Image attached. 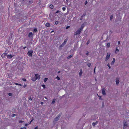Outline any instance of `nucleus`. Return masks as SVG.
Here are the masks:
<instances>
[{
  "label": "nucleus",
  "instance_id": "f257e3e1",
  "mask_svg": "<svg viewBox=\"0 0 129 129\" xmlns=\"http://www.w3.org/2000/svg\"><path fill=\"white\" fill-rule=\"evenodd\" d=\"M61 116V114L60 113L58 115L54 118L53 122H54L55 121L56 122L60 118Z\"/></svg>",
  "mask_w": 129,
  "mask_h": 129
},
{
  "label": "nucleus",
  "instance_id": "f03ea898",
  "mask_svg": "<svg viewBox=\"0 0 129 129\" xmlns=\"http://www.w3.org/2000/svg\"><path fill=\"white\" fill-rule=\"evenodd\" d=\"M82 30L80 28L78 29L77 30L76 32L74 33V35H79Z\"/></svg>",
  "mask_w": 129,
  "mask_h": 129
},
{
  "label": "nucleus",
  "instance_id": "7ed1b4c3",
  "mask_svg": "<svg viewBox=\"0 0 129 129\" xmlns=\"http://www.w3.org/2000/svg\"><path fill=\"white\" fill-rule=\"evenodd\" d=\"M33 52V51L32 50H30L28 52L27 54L29 56L32 57V53Z\"/></svg>",
  "mask_w": 129,
  "mask_h": 129
},
{
  "label": "nucleus",
  "instance_id": "20e7f679",
  "mask_svg": "<svg viewBox=\"0 0 129 129\" xmlns=\"http://www.w3.org/2000/svg\"><path fill=\"white\" fill-rule=\"evenodd\" d=\"M111 55L110 53H107V55L105 58V61H107Z\"/></svg>",
  "mask_w": 129,
  "mask_h": 129
},
{
  "label": "nucleus",
  "instance_id": "39448f33",
  "mask_svg": "<svg viewBox=\"0 0 129 129\" xmlns=\"http://www.w3.org/2000/svg\"><path fill=\"white\" fill-rule=\"evenodd\" d=\"M126 121H124L123 122V129L126 128L128 126V124H127Z\"/></svg>",
  "mask_w": 129,
  "mask_h": 129
},
{
  "label": "nucleus",
  "instance_id": "423d86ee",
  "mask_svg": "<svg viewBox=\"0 0 129 129\" xmlns=\"http://www.w3.org/2000/svg\"><path fill=\"white\" fill-rule=\"evenodd\" d=\"M86 22H84L81 25L80 28L82 30L83 28L84 27L85 25L86 24Z\"/></svg>",
  "mask_w": 129,
  "mask_h": 129
},
{
  "label": "nucleus",
  "instance_id": "0eeeda50",
  "mask_svg": "<svg viewBox=\"0 0 129 129\" xmlns=\"http://www.w3.org/2000/svg\"><path fill=\"white\" fill-rule=\"evenodd\" d=\"M119 82V78H117L116 79V84L117 85L118 84Z\"/></svg>",
  "mask_w": 129,
  "mask_h": 129
},
{
  "label": "nucleus",
  "instance_id": "6e6552de",
  "mask_svg": "<svg viewBox=\"0 0 129 129\" xmlns=\"http://www.w3.org/2000/svg\"><path fill=\"white\" fill-rule=\"evenodd\" d=\"M35 77L37 79H39L40 78V77L39 75L38 74H35Z\"/></svg>",
  "mask_w": 129,
  "mask_h": 129
},
{
  "label": "nucleus",
  "instance_id": "1a4fd4ad",
  "mask_svg": "<svg viewBox=\"0 0 129 129\" xmlns=\"http://www.w3.org/2000/svg\"><path fill=\"white\" fill-rule=\"evenodd\" d=\"M65 44L63 43L60 45L59 46V49L60 50L62 49V48L64 46Z\"/></svg>",
  "mask_w": 129,
  "mask_h": 129
},
{
  "label": "nucleus",
  "instance_id": "9d476101",
  "mask_svg": "<svg viewBox=\"0 0 129 129\" xmlns=\"http://www.w3.org/2000/svg\"><path fill=\"white\" fill-rule=\"evenodd\" d=\"M13 55L11 54L8 55H7V58L9 59H10L13 57Z\"/></svg>",
  "mask_w": 129,
  "mask_h": 129
},
{
  "label": "nucleus",
  "instance_id": "9b49d317",
  "mask_svg": "<svg viewBox=\"0 0 129 129\" xmlns=\"http://www.w3.org/2000/svg\"><path fill=\"white\" fill-rule=\"evenodd\" d=\"M102 91L103 94L104 95H105L106 94L105 90H104V89H102Z\"/></svg>",
  "mask_w": 129,
  "mask_h": 129
},
{
  "label": "nucleus",
  "instance_id": "f8f14e48",
  "mask_svg": "<svg viewBox=\"0 0 129 129\" xmlns=\"http://www.w3.org/2000/svg\"><path fill=\"white\" fill-rule=\"evenodd\" d=\"M86 13H85L83 14L80 18V20H82L83 19V18L86 15Z\"/></svg>",
  "mask_w": 129,
  "mask_h": 129
},
{
  "label": "nucleus",
  "instance_id": "ddd939ff",
  "mask_svg": "<svg viewBox=\"0 0 129 129\" xmlns=\"http://www.w3.org/2000/svg\"><path fill=\"white\" fill-rule=\"evenodd\" d=\"M33 3V1L32 0H30L28 1L27 3L29 5Z\"/></svg>",
  "mask_w": 129,
  "mask_h": 129
},
{
  "label": "nucleus",
  "instance_id": "4468645a",
  "mask_svg": "<svg viewBox=\"0 0 129 129\" xmlns=\"http://www.w3.org/2000/svg\"><path fill=\"white\" fill-rule=\"evenodd\" d=\"M37 79L36 78L35 76L32 78L31 80L34 81H35Z\"/></svg>",
  "mask_w": 129,
  "mask_h": 129
},
{
  "label": "nucleus",
  "instance_id": "2eb2a0df",
  "mask_svg": "<svg viewBox=\"0 0 129 129\" xmlns=\"http://www.w3.org/2000/svg\"><path fill=\"white\" fill-rule=\"evenodd\" d=\"M98 123V122L96 121L95 122H93L92 123V124L93 126H95V125L97 124Z\"/></svg>",
  "mask_w": 129,
  "mask_h": 129
},
{
  "label": "nucleus",
  "instance_id": "dca6fc26",
  "mask_svg": "<svg viewBox=\"0 0 129 129\" xmlns=\"http://www.w3.org/2000/svg\"><path fill=\"white\" fill-rule=\"evenodd\" d=\"M28 36L29 37H33V33L32 32H30L29 33Z\"/></svg>",
  "mask_w": 129,
  "mask_h": 129
},
{
  "label": "nucleus",
  "instance_id": "f3484780",
  "mask_svg": "<svg viewBox=\"0 0 129 129\" xmlns=\"http://www.w3.org/2000/svg\"><path fill=\"white\" fill-rule=\"evenodd\" d=\"M68 40V39L67 38L66 39L64 40V42L63 43L64 44H66V42Z\"/></svg>",
  "mask_w": 129,
  "mask_h": 129
},
{
  "label": "nucleus",
  "instance_id": "a211bd4d",
  "mask_svg": "<svg viewBox=\"0 0 129 129\" xmlns=\"http://www.w3.org/2000/svg\"><path fill=\"white\" fill-rule=\"evenodd\" d=\"M80 72L79 73V76H80L82 73V69H80Z\"/></svg>",
  "mask_w": 129,
  "mask_h": 129
},
{
  "label": "nucleus",
  "instance_id": "6ab92c4d",
  "mask_svg": "<svg viewBox=\"0 0 129 129\" xmlns=\"http://www.w3.org/2000/svg\"><path fill=\"white\" fill-rule=\"evenodd\" d=\"M46 26L49 27L50 26V24L49 23H47L46 24Z\"/></svg>",
  "mask_w": 129,
  "mask_h": 129
},
{
  "label": "nucleus",
  "instance_id": "aec40b11",
  "mask_svg": "<svg viewBox=\"0 0 129 129\" xmlns=\"http://www.w3.org/2000/svg\"><path fill=\"white\" fill-rule=\"evenodd\" d=\"M110 45V43H107V48H109V47Z\"/></svg>",
  "mask_w": 129,
  "mask_h": 129
},
{
  "label": "nucleus",
  "instance_id": "412c9836",
  "mask_svg": "<svg viewBox=\"0 0 129 129\" xmlns=\"http://www.w3.org/2000/svg\"><path fill=\"white\" fill-rule=\"evenodd\" d=\"M113 14L111 15L110 16V20L111 21L112 20V19H113Z\"/></svg>",
  "mask_w": 129,
  "mask_h": 129
},
{
  "label": "nucleus",
  "instance_id": "4be33fe9",
  "mask_svg": "<svg viewBox=\"0 0 129 129\" xmlns=\"http://www.w3.org/2000/svg\"><path fill=\"white\" fill-rule=\"evenodd\" d=\"M50 8L51 9H53V8L54 6L52 5H51L50 6Z\"/></svg>",
  "mask_w": 129,
  "mask_h": 129
},
{
  "label": "nucleus",
  "instance_id": "5701e85b",
  "mask_svg": "<svg viewBox=\"0 0 129 129\" xmlns=\"http://www.w3.org/2000/svg\"><path fill=\"white\" fill-rule=\"evenodd\" d=\"M119 51V50L117 48H116V51H115V53H117Z\"/></svg>",
  "mask_w": 129,
  "mask_h": 129
},
{
  "label": "nucleus",
  "instance_id": "b1692460",
  "mask_svg": "<svg viewBox=\"0 0 129 129\" xmlns=\"http://www.w3.org/2000/svg\"><path fill=\"white\" fill-rule=\"evenodd\" d=\"M56 101V99H54L52 101V104H54L55 102V101Z\"/></svg>",
  "mask_w": 129,
  "mask_h": 129
},
{
  "label": "nucleus",
  "instance_id": "393cba45",
  "mask_svg": "<svg viewBox=\"0 0 129 129\" xmlns=\"http://www.w3.org/2000/svg\"><path fill=\"white\" fill-rule=\"evenodd\" d=\"M5 56V54H4L3 53L1 55V57L3 58H4Z\"/></svg>",
  "mask_w": 129,
  "mask_h": 129
},
{
  "label": "nucleus",
  "instance_id": "a878e982",
  "mask_svg": "<svg viewBox=\"0 0 129 129\" xmlns=\"http://www.w3.org/2000/svg\"><path fill=\"white\" fill-rule=\"evenodd\" d=\"M72 57V56L71 55H70L67 57V58L68 59H69L71 58Z\"/></svg>",
  "mask_w": 129,
  "mask_h": 129
},
{
  "label": "nucleus",
  "instance_id": "bb28decb",
  "mask_svg": "<svg viewBox=\"0 0 129 129\" xmlns=\"http://www.w3.org/2000/svg\"><path fill=\"white\" fill-rule=\"evenodd\" d=\"M107 66L109 68V69H110L111 68V67L110 65V64L109 63H108L107 64Z\"/></svg>",
  "mask_w": 129,
  "mask_h": 129
},
{
  "label": "nucleus",
  "instance_id": "cd10ccee",
  "mask_svg": "<svg viewBox=\"0 0 129 129\" xmlns=\"http://www.w3.org/2000/svg\"><path fill=\"white\" fill-rule=\"evenodd\" d=\"M48 78H45L44 79V82H46V81L47 80H48Z\"/></svg>",
  "mask_w": 129,
  "mask_h": 129
},
{
  "label": "nucleus",
  "instance_id": "c85d7f7f",
  "mask_svg": "<svg viewBox=\"0 0 129 129\" xmlns=\"http://www.w3.org/2000/svg\"><path fill=\"white\" fill-rule=\"evenodd\" d=\"M114 62H115V61H112L111 63V65H113L114 63Z\"/></svg>",
  "mask_w": 129,
  "mask_h": 129
},
{
  "label": "nucleus",
  "instance_id": "c756f323",
  "mask_svg": "<svg viewBox=\"0 0 129 129\" xmlns=\"http://www.w3.org/2000/svg\"><path fill=\"white\" fill-rule=\"evenodd\" d=\"M91 65V63H89L87 64V66L89 67H90Z\"/></svg>",
  "mask_w": 129,
  "mask_h": 129
},
{
  "label": "nucleus",
  "instance_id": "7c9ffc66",
  "mask_svg": "<svg viewBox=\"0 0 129 129\" xmlns=\"http://www.w3.org/2000/svg\"><path fill=\"white\" fill-rule=\"evenodd\" d=\"M34 120V118L33 117H32V118L31 120V121H30V122H29V124H30L31 123V122L32 121H33Z\"/></svg>",
  "mask_w": 129,
  "mask_h": 129
},
{
  "label": "nucleus",
  "instance_id": "2f4dec72",
  "mask_svg": "<svg viewBox=\"0 0 129 129\" xmlns=\"http://www.w3.org/2000/svg\"><path fill=\"white\" fill-rule=\"evenodd\" d=\"M16 116V114H13L12 115V117H13L15 116Z\"/></svg>",
  "mask_w": 129,
  "mask_h": 129
},
{
  "label": "nucleus",
  "instance_id": "473e14b6",
  "mask_svg": "<svg viewBox=\"0 0 129 129\" xmlns=\"http://www.w3.org/2000/svg\"><path fill=\"white\" fill-rule=\"evenodd\" d=\"M8 95L10 96H11L12 95V93H9L8 94Z\"/></svg>",
  "mask_w": 129,
  "mask_h": 129
},
{
  "label": "nucleus",
  "instance_id": "72a5a7b5",
  "mask_svg": "<svg viewBox=\"0 0 129 129\" xmlns=\"http://www.w3.org/2000/svg\"><path fill=\"white\" fill-rule=\"evenodd\" d=\"M90 43V41L89 40H88L87 42V43H86V44L88 45V44H89Z\"/></svg>",
  "mask_w": 129,
  "mask_h": 129
},
{
  "label": "nucleus",
  "instance_id": "f704fd0d",
  "mask_svg": "<svg viewBox=\"0 0 129 129\" xmlns=\"http://www.w3.org/2000/svg\"><path fill=\"white\" fill-rule=\"evenodd\" d=\"M42 86L45 88H46V86L45 85H42Z\"/></svg>",
  "mask_w": 129,
  "mask_h": 129
},
{
  "label": "nucleus",
  "instance_id": "c9c22d12",
  "mask_svg": "<svg viewBox=\"0 0 129 129\" xmlns=\"http://www.w3.org/2000/svg\"><path fill=\"white\" fill-rule=\"evenodd\" d=\"M56 78L58 80H60V78L57 76V77H56Z\"/></svg>",
  "mask_w": 129,
  "mask_h": 129
},
{
  "label": "nucleus",
  "instance_id": "e433bc0d",
  "mask_svg": "<svg viewBox=\"0 0 129 129\" xmlns=\"http://www.w3.org/2000/svg\"><path fill=\"white\" fill-rule=\"evenodd\" d=\"M62 10L63 11H64L66 10V7H63L62 8Z\"/></svg>",
  "mask_w": 129,
  "mask_h": 129
},
{
  "label": "nucleus",
  "instance_id": "4c0bfd02",
  "mask_svg": "<svg viewBox=\"0 0 129 129\" xmlns=\"http://www.w3.org/2000/svg\"><path fill=\"white\" fill-rule=\"evenodd\" d=\"M37 30V29L36 28H35L34 29V31L35 32H36Z\"/></svg>",
  "mask_w": 129,
  "mask_h": 129
},
{
  "label": "nucleus",
  "instance_id": "58836bf2",
  "mask_svg": "<svg viewBox=\"0 0 129 129\" xmlns=\"http://www.w3.org/2000/svg\"><path fill=\"white\" fill-rule=\"evenodd\" d=\"M58 23V21H56L55 22V24L56 25H57Z\"/></svg>",
  "mask_w": 129,
  "mask_h": 129
},
{
  "label": "nucleus",
  "instance_id": "ea45409f",
  "mask_svg": "<svg viewBox=\"0 0 129 129\" xmlns=\"http://www.w3.org/2000/svg\"><path fill=\"white\" fill-rule=\"evenodd\" d=\"M22 80L24 81H26V79L25 78L22 79Z\"/></svg>",
  "mask_w": 129,
  "mask_h": 129
},
{
  "label": "nucleus",
  "instance_id": "a19ab883",
  "mask_svg": "<svg viewBox=\"0 0 129 129\" xmlns=\"http://www.w3.org/2000/svg\"><path fill=\"white\" fill-rule=\"evenodd\" d=\"M70 27V26H68L67 27H66V28L67 29H68Z\"/></svg>",
  "mask_w": 129,
  "mask_h": 129
},
{
  "label": "nucleus",
  "instance_id": "79ce46f5",
  "mask_svg": "<svg viewBox=\"0 0 129 129\" xmlns=\"http://www.w3.org/2000/svg\"><path fill=\"white\" fill-rule=\"evenodd\" d=\"M26 85L25 84H24V85L23 86V87L24 88H25V87L26 86Z\"/></svg>",
  "mask_w": 129,
  "mask_h": 129
},
{
  "label": "nucleus",
  "instance_id": "37998d69",
  "mask_svg": "<svg viewBox=\"0 0 129 129\" xmlns=\"http://www.w3.org/2000/svg\"><path fill=\"white\" fill-rule=\"evenodd\" d=\"M59 12V10H58L55 13H57Z\"/></svg>",
  "mask_w": 129,
  "mask_h": 129
},
{
  "label": "nucleus",
  "instance_id": "c03bdc74",
  "mask_svg": "<svg viewBox=\"0 0 129 129\" xmlns=\"http://www.w3.org/2000/svg\"><path fill=\"white\" fill-rule=\"evenodd\" d=\"M29 100H31L32 101V99L31 96H30L29 98Z\"/></svg>",
  "mask_w": 129,
  "mask_h": 129
},
{
  "label": "nucleus",
  "instance_id": "a18cd8bd",
  "mask_svg": "<svg viewBox=\"0 0 129 129\" xmlns=\"http://www.w3.org/2000/svg\"><path fill=\"white\" fill-rule=\"evenodd\" d=\"M23 121H22V120H20L19 121V123H21V122H23Z\"/></svg>",
  "mask_w": 129,
  "mask_h": 129
},
{
  "label": "nucleus",
  "instance_id": "49530a36",
  "mask_svg": "<svg viewBox=\"0 0 129 129\" xmlns=\"http://www.w3.org/2000/svg\"><path fill=\"white\" fill-rule=\"evenodd\" d=\"M95 68H94V74L95 73Z\"/></svg>",
  "mask_w": 129,
  "mask_h": 129
},
{
  "label": "nucleus",
  "instance_id": "de8ad7c7",
  "mask_svg": "<svg viewBox=\"0 0 129 129\" xmlns=\"http://www.w3.org/2000/svg\"><path fill=\"white\" fill-rule=\"evenodd\" d=\"M21 129H26V128L25 127L21 128Z\"/></svg>",
  "mask_w": 129,
  "mask_h": 129
},
{
  "label": "nucleus",
  "instance_id": "09e8293b",
  "mask_svg": "<svg viewBox=\"0 0 129 129\" xmlns=\"http://www.w3.org/2000/svg\"><path fill=\"white\" fill-rule=\"evenodd\" d=\"M87 2L86 1V2H85V3L84 4H85V5H86V4H87Z\"/></svg>",
  "mask_w": 129,
  "mask_h": 129
},
{
  "label": "nucleus",
  "instance_id": "8fccbe9b",
  "mask_svg": "<svg viewBox=\"0 0 129 129\" xmlns=\"http://www.w3.org/2000/svg\"><path fill=\"white\" fill-rule=\"evenodd\" d=\"M88 54V52H87V53H86V54L87 55Z\"/></svg>",
  "mask_w": 129,
  "mask_h": 129
},
{
  "label": "nucleus",
  "instance_id": "3c124183",
  "mask_svg": "<svg viewBox=\"0 0 129 129\" xmlns=\"http://www.w3.org/2000/svg\"><path fill=\"white\" fill-rule=\"evenodd\" d=\"M38 127L37 126V127H36L34 129H38Z\"/></svg>",
  "mask_w": 129,
  "mask_h": 129
},
{
  "label": "nucleus",
  "instance_id": "603ef678",
  "mask_svg": "<svg viewBox=\"0 0 129 129\" xmlns=\"http://www.w3.org/2000/svg\"><path fill=\"white\" fill-rule=\"evenodd\" d=\"M44 103L43 102H41V105H43V104Z\"/></svg>",
  "mask_w": 129,
  "mask_h": 129
},
{
  "label": "nucleus",
  "instance_id": "864d4df0",
  "mask_svg": "<svg viewBox=\"0 0 129 129\" xmlns=\"http://www.w3.org/2000/svg\"><path fill=\"white\" fill-rule=\"evenodd\" d=\"M4 54H5V56L7 55V53H3Z\"/></svg>",
  "mask_w": 129,
  "mask_h": 129
},
{
  "label": "nucleus",
  "instance_id": "5fc2aeb1",
  "mask_svg": "<svg viewBox=\"0 0 129 129\" xmlns=\"http://www.w3.org/2000/svg\"><path fill=\"white\" fill-rule=\"evenodd\" d=\"M120 41H119L118 42V45H119V44L120 43Z\"/></svg>",
  "mask_w": 129,
  "mask_h": 129
},
{
  "label": "nucleus",
  "instance_id": "6e6d98bb",
  "mask_svg": "<svg viewBox=\"0 0 129 129\" xmlns=\"http://www.w3.org/2000/svg\"><path fill=\"white\" fill-rule=\"evenodd\" d=\"M28 125V124L27 123V124H25V126H27Z\"/></svg>",
  "mask_w": 129,
  "mask_h": 129
},
{
  "label": "nucleus",
  "instance_id": "4d7b16f0",
  "mask_svg": "<svg viewBox=\"0 0 129 129\" xmlns=\"http://www.w3.org/2000/svg\"><path fill=\"white\" fill-rule=\"evenodd\" d=\"M26 48V47H23V49H25V48Z\"/></svg>",
  "mask_w": 129,
  "mask_h": 129
},
{
  "label": "nucleus",
  "instance_id": "13d9d810",
  "mask_svg": "<svg viewBox=\"0 0 129 129\" xmlns=\"http://www.w3.org/2000/svg\"><path fill=\"white\" fill-rule=\"evenodd\" d=\"M115 59L114 58H113V61H115Z\"/></svg>",
  "mask_w": 129,
  "mask_h": 129
},
{
  "label": "nucleus",
  "instance_id": "bf43d9fd",
  "mask_svg": "<svg viewBox=\"0 0 129 129\" xmlns=\"http://www.w3.org/2000/svg\"><path fill=\"white\" fill-rule=\"evenodd\" d=\"M109 32H110L111 33H112V31L111 30H110L109 31Z\"/></svg>",
  "mask_w": 129,
  "mask_h": 129
},
{
  "label": "nucleus",
  "instance_id": "052dcab7",
  "mask_svg": "<svg viewBox=\"0 0 129 129\" xmlns=\"http://www.w3.org/2000/svg\"><path fill=\"white\" fill-rule=\"evenodd\" d=\"M18 85H19L20 86H21L22 85L21 84H18Z\"/></svg>",
  "mask_w": 129,
  "mask_h": 129
},
{
  "label": "nucleus",
  "instance_id": "680f3d73",
  "mask_svg": "<svg viewBox=\"0 0 129 129\" xmlns=\"http://www.w3.org/2000/svg\"><path fill=\"white\" fill-rule=\"evenodd\" d=\"M60 71H59L58 72V73H60Z\"/></svg>",
  "mask_w": 129,
  "mask_h": 129
},
{
  "label": "nucleus",
  "instance_id": "e2e57ef3",
  "mask_svg": "<svg viewBox=\"0 0 129 129\" xmlns=\"http://www.w3.org/2000/svg\"><path fill=\"white\" fill-rule=\"evenodd\" d=\"M18 83H15V84L16 85H18Z\"/></svg>",
  "mask_w": 129,
  "mask_h": 129
},
{
  "label": "nucleus",
  "instance_id": "0e129e2a",
  "mask_svg": "<svg viewBox=\"0 0 129 129\" xmlns=\"http://www.w3.org/2000/svg\"><path fill=\"white\" fill-rule=\"evenodd\" d=\"M54 32V31L53 30L52 31L51 33H52V32Z\"/></svg>",
  "mask_w": 129,
  "mask_h": 129
},
{
  "label": "nucleus",
  "instance_id": "69168bd1",
  "mask_svg": "<svg viewBox=\"0 0 129 129\" xmlns=\"http://www.w3.org/2000/svg\"><path fill=\"white\" fill-rule=\"evenodd\" d=\"M45 99H47V98H46V97H45Z\"/></svg>",
  "mask_w": 129,
  "mask_h": 129
},
{
  "label": "nucleus",
  "instance_id": "338daca9",
  "mask_svg": "<svg viewBox=\"0 0 129 129\" xmlns=\"http://www.w3.org/2000/svg\"><path fill=\"white\" fill-rule=\"evenodd\" d=\"M103 103H104V102H103L102 103L103 104Z\"/></svg>",
  "mask_w": 129,
  "mask_h": 129
},
{
  "label": "nucleus",
  "instance_id": "774afa93",
  "mask_svg": "<svg viewBox=\"0 0 129 129\" xmlns=\"http://www.w3.org/2000/svg\"><path fill=\"white\" fill-rule=\"evenodd\" d=\"M101 98V96H100V99Z\"/></svg>",
  "mask_w": 129,
  "mask_h": 129
}]
</instances>
